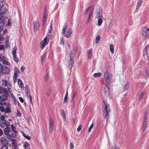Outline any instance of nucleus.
Here are the masks:
<instances>
[{"label": "nucleus", "mask_w": 149, "mask_h": 149, "mask_svg": "<svg viewBox=\"0 0 149 149\" xmlns=\"http://www.w3.org/2000/svg\"><path fill=\"white\" fill-rule=\"evenodd\" d=\"M18 84L20 88H22L23 86V84L21 80L19 79H18Z\"/></svg>", "instance_id": "5701e85b"}, {"label": "nucleus", "mask_w": 149, "mask_h": 149, "mask_svg": "<svg viewBox=\"0 0 149 149\" xmlns=\"http://www.w3.org/2000/svg\"><path fill=\"white\" fill-rule=\"evenodd\" d=\"M5 113H11V111L10 108V106L9 104H6L5 105Z\"/></svg>", "instance_id": "f8f14e48"}, {"label": "nucleus", "mask_w": 149, "mask_h": 149, "mask_svg": "<svg viewBox=\"0 0 149 149\" xmlns=\"http://www.w3.org/2000/svg\"><path fill=\"white\" fill-rule=\"evenodd\" d=\"M108 85L107 84V83L105 84V86H104V89L105 95L107 96H109L110 94L109 92V89L107 86Z\"/></svg>", "instance_id": "9b49d317"}, {"label": "nucleus", "mask_w": 149, "mask_h": 149, "mask_svg": "<svg viewBox=\"0 0 149 149\" xmlns=\"http://www.w3.org/2000/svg\"><path fill=\"white\" fill-rule=\"evenodd\" d=\"M68 97H65L63 101V103H65L67 100Z\"/></svg>", "instance_id": "338daca9"}, {"label": "nucleus", "mask_w": 149, "mask_h": 149, "mask_svg": "<svg viewBox=\"0 0 149 149\" xmlns=\"http://www.w3.org/2000/svg\"><path fill=\"white\" fill-rule=\"evenodd\" d=\"M0 110L2 112H5V106L3 107L2 106H1L0 107Z\"/></svg>", "instance_id": "37998d69"}, {"label": "nucleus", "mask_w": 149, "mask_h": 149, "mask_svg": "<svg viewBox=\"0 0 149 149\" xmlns=\"http://www.w3.org/2000/svg\"><path fill=\"white\" fill-rule=\"evenodd\" d=\"M10 127L12 129V131L15 129V128L13 124L11 125Z\"/></svg>", "instance_id": "e2e57ef3"}, {"label": "nucleus", "mask_w": 149, "mask_h": 149, "mask_svg": "<svg viewBox=\"0 0 149 149\" xmlns=\"http://www.w3.org/2000/svg\"><path fill=\"white\" fill-rule=\"evenodd\" d=\"M2 85L4 87L11 86L12 84L10 82H8V81L5 79L1 80Z\"/></svg>", "instance_id": "6e6552de"}, {"label": "nucleus", "mask_w": 149, "mask_h": 149, "mask_svg": "<svg viewBox=\"0 0 149 149\" xmlns=\"http://www.w3.org/2000/svg\"><path fill=\"white\" fill-rule=\"evenodd\" d=\"M17 48L16 47H14L12 51V54L13 55H16V52L17 51Z\"/></svg>", "instance_id": "4c0bfd02"}, {"label": "nucleus", "mask_w": 149, "mask_h": 149, "mask_svg": "<svg viewBox=\"0 0 149 149\" xmlns=\"http://www.w3.org/2000/svg\"><path fill=\"white\" fill-rule=\"evenodd\" d=\"M4 49V46L3 45H0V50H3Z\"/></svg>", "instance_id": "bf43d9fd"}, {"label": "nucleus", "mask_w": 149, "mask_h": 149, "mask_svg": "<svg viewBox=\"0 0 149 149\" xmlns=\"http://www.w3.org/2000/svg\"><path fill=\"white\" fill-rule=\"evenodd\" d=\"M74 63V61H72V62H70L69 65V68L71 69L72 68L73 66V64Z\"/></svg>", "instance_id": "79ce46f5"}, {"label": "nucleus", "mask_w": 149, "mask_h": 149, "mask_svg": "<svg viewBox=\"0 0 149 149\" xmlns=\"http://www.w3.org/2000/svg\"><path fill=\"white\" fill-rule=\"evenodd\" d=\"M114 46L112 44H111L109 46V48L110 52L112 54L114 53Z\"/></svg>", "instance_id": "bb28decb"}, {"label": "nucleus", "mask_w": 149, "mask_h": 149, "mask_svg": "<svg viewBox=\"0 0 149 149\" xmlns=\"http://www.w3.org/2000/svg\"><path fill=\"white\" fill-rule=\"evenodd\" d=\"M1 149H8V147L7 146H3L1 147Z\"/></svg>", "instance_id": "13d9d810"}, {"label": "nucleus", "mask_w": 149, "mask_h": 149, "mask_svg": "<svg viewBox=\"0 0 149 149\" xmlns=\"http://www.w3.org/2000/svg\"><path fill=\"white\" fill-rule=\"evenodd\" d=\"M47 53L45 52L44 54L42 55L41 57V60L42 61V63L43 61L45 60L46 57L47 56Z\"/></svg>", "instance_id": "b1692460"}, {"label": "nucleus", "mask_w": 149, "mask_h": 149, "mask_svg": "<svg viewBox=\"0 0 149 149\" xmlns=\"http://www.w3.org/2000/svg\"><path fill=\"white\" fill-rule=\"evenodd\" d=\"M10 72V70L9 68L7 66H4L3 69L2 73H4L6 74H8Z\"/></svg>", "instance_id": "dca6fc26"}, {"label": "nucleus", "mask_w": 149, "mask_h": 149, "mask_svg": "<svg viewBox=\"0 0 149 149\" xmlns=\"http://www.w3.org/2000/svg\"><path fill=\"white\" fill-rule=\"evenodd\" d=\"M17 76H13V81L14 84H15L17 81Z\"/></svg>", "instance_id": "49530a36"}, {"label": "nucleus", "mask_w": 149, "mask_h": 149, "mask_svg": "<svg viewBox=\"0 0 149 149\" xmlns=\"http://www.w3.org/2000/svg\"><path fill=\"white\" fill-rule=\"evenodd\" d=\"M17 116L19 117L22 116V114L18 110V109H17Z\"/></svg>", "instance_id": "5fc2aeb1"}, {"label": "nucleus", "mask_w": 149, "mask_h": 149, "mask_svg": "<svg viewBox=\"0 0 149 149\" xmlns=\"http://www.w3.org/2000/svg\"><path fill=\"white\" fill-rule=\"evenodd\" d=\"M10 129L9 127H6L3 130L4 133L6 135L8 134L10 132H10Z\"/></svg>", "instance_id": "6ab92c4d"}, {"label": "nucleus", "mask_w": 149, "mask_h": 149, "mask_svg": "<svg viewBox=\"0 0 149 149\" xmlns=\"http://www.w3.org/2000/svg\"><path fill=\"white\" fill-rule=\"evenodd\" d=\"M6 135L7 136V138L8 140H10L11 138H12L11 135V134H9Z\"/></svg>", "instance_id": "603ef678"}, {"label": "nucleus", "mask_w": 149, "mask_h": 149, "mask_svg": "<svg viewBox=\"0 0 149 149\" xmlns=\"http://www.w3.org/2000/svg\"><path fill=\"white\" fill-rule=\"evenodd\" d=\"M102 74L101 72L96 73L93 74V76L94 77H101Z\"/></svg>", "instance_id": "a878e982"}, {"label": "nucleus", "mask_w": 149, "mask_h": 149, "mask_svg": "<svg viewBox=\"0 0 149 149\" xmlns=\"http://www.w3.org/2000/svg\"><path fill=\"white\" fill-rule=\"evenodd\" d=\"M61 114L63 116V117L65 119H66V115L65 112L63 110H62L61 112Z\"/></svg>", "instance_id": "ea45409f"}, {"label": "nucleus", "mask_w": 149, "mask_h": 149, "mask_svg": "<svg viewBox=\"0 0 149 149\" xmlns=\"http://www.w3.org/2000/svg\"><path fill=\"white\" fill-rule=\"evenodd\" d=\"M0 93H3L6 95H8V91L6 88L0 86Z\"/></svg>", "instance_id": "f3484780"}, {"label": "nucleus", "mask_w": 149, "mask_h": 149, "mask_svg": "<svg viewBox=\"0 0 149 149\" xmlns=\"http://www.w3.org/2000/svg\"><path fill=\"white\" fill-rule=\"evenodd\" d=\"M1 121H4L5 120V116L4 115L1 116L0 118Z\"/></svg>", "instance_id": "864d4df0"}, {"label": "nucleus", "mask_w": 149, "mask_h": 149, "mask_svg": "<svg viewBox=\"0 0 149 149\" xmlns=\"http://www.w3.org/2000/svg\"><path fill=\"white\" fill-rule=\"evenodd\" d=\"M72 33V29H70L67 30L66 33L65 34V36L68 38H69L71 36Z\"/></svg>", "instance_id": "2eb2a0df"}, {"label": "nucleus", "mask_w": 149, "mask_h": 149, "mask_svg": "<svg viewBox=\"0 0 149 149\" xmlns=\"http://www.w3.org/2000/svg\"><path fill=\"white\" fill-rule=\"evenodd\" d=\"M82 126L81 125H80L77 129V131L78 132H79L81 130Z\"/></svg>", "instance_id": "4d7b16f0"}, {"label": "nucleus", "mask_w": 149, "mask_h": 149, "mask_svg": "<svg viewBox=\"0 0 149 149\" xmlns=\"http://www.w3.org/2000/svg\"><path fill=\"white\" fill-rule=\"evenodd\" d=\"M1 144L3 146H6L8 144V141L5 138H2L1 140Z\"/></svg>", "instance_id": "4468645a"}, {"label": "nucleus", "mask_w": 149, "mask_h": 149, "mask_svg": "<svg viewBox=\"0 0 149 149\" xmlns=\"http://www.w3.org/2000/svg\"><path fill=\"white\" fill-rule=\"evenodd\" d=\"M103 13L102 8L101 7H100L99 8H97L95 12L96 18L102 17L103 16Z\"/></svg>", "instance_id": "20e7f679"}, {"label": "nucleus", "mask_w": 149, "mask_h": 149, "mask_svg": "<svg viewBox=\"0 0 149 149\" xmlns=\"http://www.w3.org/2000/svg\"><path fill=\"white\" fill-rule=\"evenodd\" d=\"M142 35L145 37L149 36V29L147 27L143 28L141 31Z\"/></svg>", "instance_id": "39448f33"}, {"label": "nucleus", "mask_w": 149, "mask_h": 149, "mask_svg": "<svg viewBox=\"0 0 149 149\" xmlns=\"http://www.w3.org/2000/svg\"><path fill=\"white\" fill-rule=\"evenodd\" d=\"M98 26H100L102 24L103 22L102 19L101 17H98Z\"/></svg>", "instance_id": "c85d7f7f"}, {"label": "nucleus", "mask_w": 149, "mask_h": 149, "mask_svg": "<svg viewBox=\"0 0 149 149\" xmlns=\"http://www.w3.org/2000/svg\"><path fill=\"white\" fill-rule=\"evenodd\" d=\"M70 147L71 149H73L74 147V144L72 143H70Z\"/></svg>", "instance_id": "6e6d98bb"}, {"label": "nucleus", "mask_w": 149, "mask_h": 149, "mask_svg": "<svg viewBox=\"0 0 149 149\" xmlns=\"http://www.w3.org/2000/svg\"><path fill=\"white\" fill-rule=\"evenodd\" d=\"M92 8H93V6H90L87 8L86 9H85V11L84 12L85 14H86L88 10L90 9H92Z\"/></svg>", "instance_id": "f704fd0d"}, {"label": "nucleus", "mask_w": 149, "mask_h": 149, "mask_svg": "<svg viewBox=\"0 0 149 149\" xmlns=\"http://www.w3.org/2000/svg\"><path fill=\"white\" fill-rule=\"evenodd\" d=\"M3 28V26L2 25H0V33L2 31Z\"/></svg>", "instance_id": "69168bd1"}, {"label": "nucleus", "mask_w": 149, "mask_h": 149, "mask_svg": "<svg viewBox=\"0 0 149 149\" xmlns=\"http://www.w3.org/2000/svg\"><path fill=\"white\" fill-rule=\"evenodd\" d=\"M5 125V123L4 122H3L0 120V126L2 128L4 127Z\"/></svg>", "instance_id": "58836bf2"}, {"label": "nucleus", "mask_w": 149, "mask_h": 149, "mask_svg": "<svg viewBox=\"0 0 149 149\" xmlns=\"http://www.w3.org/2000/svg\"><path fill=\"white\" fill-rule=\"evenodd\" d=\"M49 78V73L48 72L47 73L45 76V77L44 78V79L45 81H48Z\"/></svg>", "instance_id": "7c9ffc66"}, {"label": "nucleus", "mask_w": 149, "mask_h": 149, "mask_svg": "<svg viewBox=\"0 0 149 149\" xmlns=\"http://www.w3.org/2000/svg\"><path fill=\"white\" fill-rule=\"evenodd\" d=\"M29 146V143L27 142H26L24 144V147L26 148L27 146Z\"/></svg>", "instance_id": "3c124183"}, {"label": "nucleus", "mask_w": 149, "mask_h": 149, "mask_svg": "<svg viewBox=\"0 0 149 149\" xmlns=\"http://www.w3.org/2000/svg\"><path fill=\"white\" fill-rule=\"evenodd\" d=\"M47 37H46L44 39L40 42V44L41 45V47L43 49L45 47V45L48 43L47 42Z\"/></svg>", "instance_id": "9d476101"}, {"label": "nucleus", "mask_w": 149, "mask_h": 149, "mask_svg": "<svg viewBox=\"0 0 149 149\" xmlns=\"http://www.w3.org/2000/svg\"><path fill=\"white\" fill-rule=\"evenodd\" d=\"M144 93H141L139 97L140 98H142L143 97V96L144 95Z\"/></svg>", "instance_id": "680f3d73"}, {"label": "nucleus", "mask_w": 149, "mask_h": 149, "mask_svg": "<svg viewBox=\"0 0 149 149\" xmlns=\"http://www.w3.org/2000/svg\"><path fill=\"white\" fill-rule=\"evenodd\" d=\"M11 135L12 138H15L16 136V135L13 133H12Z\"/></svg>", "instance_id": "774afa93"}, {"label": "nucleus", "mask_w": 149, "mask_h": 149, "mask_svg": "<svg viewBox=\"0 0 149 149\" xmlns=\"http://www.w3.org/2000/svg\"><path fill=\"white\" fill-rule=\"evenodd\" d=\"M47 18H43L42 20V25L44 26L46 23V22Z\"/></svg>", "instance_id": "72a5a7b5"}, {"label": "nucleus", "mask_w": 149, "mask_h": 149, "mask_svg": "<svg viewBox=\"0 0 149 149\" xmlns=\"http://www.w3.org/2000/svg\"><path fill=\"white\" fill-rule=\"evenodd\" d=\"M6 10L3 3L2 2H0V24H2L4 25L6 23L5 19L7 18L4 17Z\"/></svg>", "instance_id": "f257e3e1"}, {"label": "nucleus", "mask_w": 149, "mask_h": 149, "mask_svg": "<svg viewBox=\"0 0 149 149\" xmlns=\"http://www.w3.org/2000/svg\"><path fill=\"white\" fill-rule=\"evenodd\" d=\"M48 14L46 8H45L44 10L43 14V18H47Z\"/></svg>", "instance_id": "cd10ccee"}, {"label": "nucleus", "mask_w": 149, "mask_h": 149, "mask_svg": "<svg viewBox=\"0 0 149 149\" xmlns=\"http://www.w3.org/2000/svg\"><path fill=\"white\" fill-rule=\"evenodd\" d=\"M26 93L27 94V96L29 95V98L30 100V102L31 104H32V96L30 94V93H28V92L27 91L26 92Z\"/></svg>", "instance_id": "c9c22d12"}, {"label": "nucleus", "mask_w": 149, "mask_h": 149, "mask_svg": "<svg viewBox=\"0 0 149 149\" xmlns=\"http://www.w3.org/2000/svg\"><path fill=\"white\" fill-rule=\"evenodd\" d=\"M19 100L22 103H23L24 102V100L22 97H19Z\"/></svg>", "instance_id": "052dcab7"}, {"label": "nucleus", "mask_w": 149, "mask_h": 149, "mask_svg": "<svg viewBox=\"0 0 149 149\" xmlns=\"http://www.w3.org/2000/svg\"><path fill=\"white\" fill-rule=\"evenodd\" d=\"M93 8H92V9L90 11V13L87 20V22H89L91 19V18L93 15Z\"/></svg>", "instance_id": "a211bd4d"}, {"label": "nucleus", "mask_w": 149, "mask_h": 149, "mask_svg": "<svg viewBox=\"0 0 149 149\" xmlns=\"http://www.w3.org/2000/svg\"><path fill=\"white\" fill-rule=\"evenodd\" d=\"M6 100H4L3 99H1L0 100V104L2 105H6Z\"/></svg>", "instance_id": "2f4dec72"}, {"label": "nucleus", "mask_w": 149, "mask_h": 149, "mask_svg": "<svg viewBox=\"0 0 149 149\" xmlns=\"http://www.w3.org/2000/svg\"><path fill=\"white\" fill-rule=\"evenodd\" d=\"M129 88V84L127 82H126L125 85V89L127 90Z\"/></svg>", "instance_id": "09e8293b"}, {"label": "nucleus", "mask_w": 149, "mask_h": 149, "mask_svg": "<svg viewBox=\"0 0 149 149\" xmlns=\"http://www.w3.org/2000/svg\"><path fill=\"white\" fill-rule=\"evenodd\" d=\"M14 70L15 71V72L14 76L17 77V75L19 73L20 71H19L17 67L15 68Z\"/></svg>", "instance_id": "4be33fe9"}, {"label": "nucleus", "mask_w": 149, "mask_h": 149, "mask_svg": "<svg viewBox=\"0 0 149 149\" xmlns=\"http://www.w3.org/2000/svg\"><path fill=\"white\" fill-rule=\"evenodd\" d=\"M2 61L3 63V64H5L7 65H8L9 64L8 62L6 60L5 57L4 56H2Z\"/></svg>", "instance_id": "412c9836"}, {"label": "nucleus", "mask_w": 149, "mask_h": 149, "mask_svg": "<svg viewBox=\"0 0 149 149\" xmlns=\"http://www.w3.org/2000/svg\"><path fill=\"white\" fill-rule=\"evenodd\" d=\"M142 1L143 0H138V2L137 5H136V10H135V11L136 12V11H136V10H138L140 6L141 5Z\"/></svg>", "instance_id": "aec40b11"}, {"label": "nucleus", "mask_w": 149, "mask_h": 149, "mask_svg": "<svg viewBox=\"0 0 149 149\" xmlns=\"http://www.w3.org/2000/svg\"><path fill=\"white\" fill-rule=\"evenodd\" d=\"M49 131L50 133H51L53 131L54 122L52 120L51 117L49 118Z\"/></svg>", "instance_id": "423d86ee"}, {"label": "nucleus", "mask_w": 149, "mask_h": 149, "mask_svg": "<svg viewBox=\"0 0 149 149\" xmlns=\"http://www.w3.org/2000/svg\"><path fill=\"white\" fill-rule=\"evenodd\" d=\"M100 36H96L95 39V42L97 44L99 43L100 40Z\"/></svg>", "instance_id": "e433bc0d"}, {"label": "nucleus", "mask_w": 149, "mask_h": 149, "mask_svg": "<svg viewBox=\"0 0 149 149\" xmlns=\"http://www.w3.org/2000/svg\"><path fill=\"white\" fill-rule=\"evenodd\" d=\"M40 25L39 23L38 20H37L33 22L34 30L35 32L38 30Z\"/></svg>", "instance_id": "0eeeda50"}, {"label": "nucleus", "mask_w": 149, "mask_h": 149, "mask_svg": "<svg viewBox=\"0 0 149 149\" xmlns=\"http://www.w3.org/2000/svg\"><path fill=\"white\" fill-rule=\"evenodd\" d=\"M12 141V144L13 146L14 149H19L18 144L16 142V140L15 139H12L11 140Z\"/></svg>", "instance_id": "ddd939ff"}, {"label": "nucleus", "mask_w": 149, "mask_h": 149, "mask_svg": "<svg viewBox=\"0 0 149 149\" xmlns=\"http://www.w3.org/2000/svg\"><path fill=\"white\" fill-rule=\"evenodd\" d=\"M112 77L111 74L109 72L105 71L104 75V80L106 81L107 84H109Z\"/></svg>", "instance_id": "7ed1b4c3"}, {"label": "nucleus", "mask_w": 149, "mask_h": 149, "mask_svg": "<svg viewBox=\"0 0 149 149\" xmlns=\"http://www.w3.org/2000/svg\"><path fill=\"white\" fill-rule=\"evenodd\" d=\"M92 54H88L87 55L88 58H90L92 56Z\"/></svg>", "instance_id": "0e129e2a"}, {"label": "nucleus", "mask_w": 149, "mask_h": 149, "mask_svg": "<svg viewBox=\"0 0 149 149\" xmlns=\"http://www.w3.org/2000/svg\"><path fill=\"white\" fill-rule=\"evenodd\" d=\"M4 123H5V125L7 126V127H9L10 125V122L7 120H4Z\"/></svg>", "instance_id": "a19ab883"}, {"label": "nucleus", "mask_w": 149, "mask_h": 149, "mask_svg": "<svg viewBox=\"0 0 149 149\" xmlns=\"http://www.w3.org/2000/svg\"><path fill=\"white\" fill-rule=\"evenodd\" d=\"M23 135L24 136V137L26 139H27L28 140H30L31 139V137L30 136H29L26 135L24 133L23 134Z\"/></svg>", "instance_id": "c03bdc74"}, {"label": "nucleus", "mask_w": 149, "mask_h": 149, "mask_svg": "<svg viewBox=\"0 0 149 149\" xmlns=\"http://www.w3.org/2000/svg\"><path fill=\"white\" fill-rule=\"evenodd\" d=\"M4 67L0 63V73H2V72L3 71V69Z\"/></svg>", "instance_id": "8fccbe9b"}, {"label": "nucleus", "mask_w": 149, "mask_h": 149, "mask_svg": "<svg viewBox=\"0 0 149 149\" xmlns=\"http://www.w3.org/2000/svg\"><path fill=\"white\" fill-rule=\"evenodd\" d=\"M103 103L104 104H103L102 111L104 118L107 119L109 116V113L110 111L109 105V104L106 103L104 100H103Z\"/></svg>", "instance_id": "f03ea898"}, {"label": "nucleus", "mask_w": 149, "mask_h": 149, "mask_svg": "<svg viewBox=\"0 0 149 149\" xmlns=\"http://www.w3.org/2000/svg\"><path fill=\"white\" fill-rule=\"evenodd\" d=\"M67 27L68 25L66 24H65L63 26L62 29V34L63 35H64L65 34V31L67 28Z\"/></svg>", "instance_id": "393cba45"}, {"label": "nucleus", "mask_w": 149, "mask_h": 149, "mask_svg": "<svg viewBox=\"0 0 149 149\" xmlns=\"http://www.w3.org/2000/svg\"><path fill=\"white\" fill-rule=\"evenodd\" d=\"M94 126V123H93L89 128L88 132H90Z\"/></svg>", "instance_id": "a18cd8bd"}, {"label": "nucleus", "mask_w": 149, "mask_h": 149, "mask_svg": "<svg viewBox=\"0 0 149 149\" xmlns=\"http://www.w3.org/2000/svg\"><path fill=\"white\" fill-rule=\"evenodd\" d=\"M76 95V93H74V94L72 96V99L71 100V102H73L74 101V99Z\"/></svg>", "instance_id": "de8ad7c7"}, {"label": "nucleus", "mask_w": 149, "mask_h": 149, "mask_svg": "<svg viewBox=\"0 0 149 149\" xmlns=\"http://www.w3.org/2000/svg\"><path fill=\"white\" fill-rule=\"evenodd\" d=\"M13 58L14 59V60L17 63L18 62L19 59V58L17 57V55H13Z\"/></svg>", "instance_id": "c756f323"}, {"label": "nucleus", "mask_w": 149, "mask_h": 149, "mask_svg": "<svg viewBox=\"0 0 149 149\" xmlns=\"http://www.w3.org/2000/svg\"><path fill=\"white\" fill-rule=\"evenodd\" d=\"M148 122V120L146 117H145L144 118L143 125L142 126L143 132H144L147 128Z\"/></svg>", "instance_id": "1a4fd4ad"}, {"label": "nucleus", "mask_w": 149, "mask_h": 149, "mask_svg": "<svg viewBox=\"0 0 149 149\" xmlns=\"http://www.w3.org/2000/svg\"><path fill=\"white\" fill-rule=\"evenodd\" d=\"M7 95H8L6 94H2L1 95V99H3L4 100H6L8 99V97Z\"/></svg>", "instance_id": "473e14b6"}]
</instances>
